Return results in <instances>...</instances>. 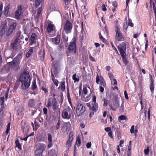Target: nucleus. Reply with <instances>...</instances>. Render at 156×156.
<instances>
[{"label": "nucleus", "mask_w": 156, "mask_h": 156, "mask_svg": "<svg viewBox=\"0 0 156 156\" xmlns=\"http://www.w3.org/2000/svg\"><path fill=\"white\" fill-rule=\"evenodd\" d=\"M31 78L27 70H24L21 75L19 80L22 83L21 87L23 90L28 88L30 85Z\"/></svg>", "instance_id": "1"}, {"label": "nucleus", "mask_w": 156, "mask_h": 156, "mask_svg": "<svg viewBox=\"0 0 156 156\" xmlns=\"http://www.w3.org/2000/svg\"><path fill=\"white\" fill-rule=\"evenodd\" d=\"M115 40L117 42H121L124 41L125 37L121 32L120 28L117 25L115 26Z\"/></svg>", "instance_id": "2"}, {"label": "nucleus", "mask_w": 156, "mask_h": 156, "mask_svg": "<svg viewBox=\"0 0 156 156\" xmlns=\"http://www.w3.org/2000/svg\"><path fill=\"white\" fill-rule=\"evenodd\" d=\"M73 110L69 106H67L62 112V118L69 119L70 118L71 115L73 113Z\"/></svg>", "instance_id": "3"}, {"label": "nucleus", "mask_w": 156, "mask_h": 156, "mask_svg": "<svg viewBox=\"0 0 156 156\" xmlns=\"http://www.w3.org/2000/svg\"><path fill=\"white\" fill-rule=\"evenodd\" d=\"M86 111L84 105L81 103H78L76 107V112L78 116L81 115Z\"/></svg>", "instance_id": "4"}, {"label": "nucleus", "mask_w": 156, "mask_h": 156, "mask_svg": "<svg viewBox=\"0 0 156 156\" xmlns=\"http://www.w3.org/2000/svg\"><path fill=\"white\" fill-rule=\"evenodd\" d=\"M73 28V25L72 23L68 20L66 21L63 30L66 34L70 33Z\"/></svg>", "instance_id": "5"}, {"label": "nucleus", "mask_w": 156, "mask_h": 156, "mask_svg": "<svg viewBox=\"0 0 156 156\" xmlns=\"http://www.w3.org/2000/svg\"><path fill=\"white\" fill-rule=\"evenodd\" d=\"M44 145L41 144L38 146L37 149L35 151V156H42V152L44 150Z\"/></svg>", "instance_id": "6"}, {"label": "nucleus", "mask_w": 156, "mask_h": 156, "mask_svg": "<svg viewBox=\"0 0 156 156\" xmlns=\"http://www.w3.org/2000/svg\"><path fill=\"white\" fill-rule=\"evenodd\" d=\"M68 50L69 53L72 54H74L76 53V41H74L71 42L68 47Z\"/></svg>", "instance_id": "7"}, {"label": "nucleus", "mask_w": 156, "mask_h": 156, "mask_svg": "<svg viewBox=\"0 0 156 156\" xmlns=\"http://www.w3.org/2000/svg\"><path fill=\"white\" fill-rule=\"evenodd\" d=\"M16 25V23L15 22H12L10 23L9 28L6 32V34L7 36L12 34L13 30L15 29Z\"/></svg>", "instance_id": "8"}, {"label": "nucleus", "mask_w": 156, "mask_h": 156, "mask_svg": "<svg viewBox=\"0 0 156 156\" xmlns=\"http://www.w3.org/2000/svg\"><path fill=\"white\" fill-rule=\"evenodd\" d=\"M118 49L120 52V55L126 54V45L124 42L121 43L118 46Z\"/></svg>", "instance_id": "9"}, {"label": "nucleus", "mask_w": 156, "mask_h": 156, "mask_svg": "<svg viewBox=\"0 0 156 156\" xmlns=\"http://www.w3.org/2000/svg\"><path fill=\"white\" fill-rule=\"evenodd\" d=\"M37 37L36 34L34 33L32 34L30 38V46H32L33 44H35L36 43V40Z\"/></svg>", "instance_id": "10"}, {"label": "nucleus", "mask_w": 156, "mask_h": 156, "mask_svg": "<svg viewBox=\"0 0 156 156\" xmlns=\"http://www.w3.org/2000/svg\"><path fill=\"white\" fill-rule=\"evenodd\" d=\"M22 7L21 5L18 6L15 12V17L17 20L20 19V16L22 15Z\"/></svg>", "instance_id": "11"}, {"label": "nucleus", "mask_w": 156, "mask_h": 156, "mask_svg": "<svg viewBox=\"0 0 156 156\" xmlns=\"http://www.w3.org/2000/svg\"><path fill=\"white\" fill-rule=\"evenodd\" d=\"M37 46H39V44L37 43V45H35L33 47H30L29 50L26 54V57L28 58L32 55L33 51L37 49Z\"/></svg>", "instance_id": "12"}, {"label": "nucleus", "mask_w": 156, "mask_h": 156, "mask_svg": "<svg viewBox=\"0 0 156 156\" xmlns=\"http://www.w3.org/2000/svg\"><path fill=\"white\" fill-rule=\"evenodd\" d=\"M57 101L56 99L55 98H49L48 100L47 107L49 108L51 105L57 103Z\"/></svg>", "instance_id": "13"}, {"label": "nucleus", "mask_w": 156, "mask_h": 156, "mask_svg": "<svg viewBox=\"0 0 156 156\" xmlns=\"http://www.w3.org/2000/svg\"><path fill=\"white\" fill-rule=\"evenodd\" d=\"M100 81V84L103 87H105L106 84L104 80V79L102 76H100L99 78L98 74H97L96 78V83L97 84L99 83V81Z\"/></svg>", "instance_id": "14"}, {"label": "nucleus", "mask_w": 156, "mask_h": 156, "mask_svg": "<svg viewBox=\"0 0 156 156\" xmlns=\"http://www.w3.org/2000/svg\"><path fill=\"white\" fill-rule=\"evenodd\" d=\"M150 4L151 7L152 4L153 9L154 12L155 21H156V0H150Z\"/></svg>", "instance_id": "15"}, {"label": "nucleus", "mask_w": 156, "mask_h": 156, "mask_svg": "<svg viewBox=\"0 0 156 156\" xmlns=\"http://www.w3.org/2000/svg\"><path fill=\"white\" fill-rule=\"evenodd\" d=\"M119 105V101H112V103L109 105V106L112 110L115 111Z\"/></svg>", "instance_id": "16"}, {"label": "nucleus", "mask_w": 156, "mask_h": 156, "mask_svg": "<svg viewBox=\"0 0 156 156\" xmlns=\"http://www.w3.org/2000/svg\"><path fill=\"white\" fill-rule=\"evenodd\" d=\"M73 135L72 132H70L69 134V137L66 144V145L68 146H70L71 143L73 139Z\"/></svg>", "instance_id": "17"}, {"label": "nucleus", "mask_w": 156, "mask_h": 156, "mask_svg": "<svg viewBox=\"0 0 156 156\" xmlns=\"http://www.w3.org/2000/svg\"><path fill=\"white\" fill-rule=\"evenodd\" d=\"M55 27L51 23H48L47 28V31L48 33H51L52 31H54Z\"/></svg>", "instance_id": "18"}, {"label": "nucleus", "mask_w": 156, "mask_h": 156, "mask_svg": "<svg viewBox=\"0 0 156 156\" xmlns=\"http://www.w3.org/2000/svg\"><path fill=\"white\" fill-rule=\"evenodd\" d=\"M36 104V100L34 99H31L28 101V106L29 108H33L34 107Z\"/></svg>", "instance_id": "19"}, {"label": "nucleus", "mask_w": 156, "mask_h": 156, "mask_svg": "<svg viewBox=\"0 0 156 156\" xmlns=\"http://www.w3.org/2000/svg\"><path fill=\"white\" fill-rule=\"evenodd\" d=\"M52 107L53 110L55 112H56L57 114H60V108H58V105L57 104V103L55 104L51 105Z\"/></svg>", "instance_id": "20"}, {"label": "nucleus", "mask_w": 156, "mask_h": 156, "mask_svg": "<svg viewBox=\"0 0 156 156\" xmlns=\"http://www.w3.org/2000/svg\"><path fill=\"white\" fill-rule=\"evenodd\" d=\"M60 41V36L59 35H58L57 37L55 38L52 39V42L55 44H58Z\"/></svg>", "instance_id": "21"}, {"label": "nucleus", "mask_w": 156, "mask_h": 156, "mask_svg": "<svg viewBox=\"0 0 156 156\" xmlns=\"http://www.w3.org/2000/svg\"><path fill=\"white\" fill-rule=\"evenodd\" d=\"M150 78L151 80V84L150 87V89L152 93H153L154 89V81L152 78L151 75L150 76Z\"/></svg>", "instance_id": "22"}, {"label": "nucleus", "mask_w": 156, "mask_h": 156, "mask_svg": "<svg viewBox=\"0 0 156 156\" xmlns=\"http://www.w3.org/2000/svg\"><path fill=\"white\" fill-rule=\"evenodd\" d=\"M4 100L5 98L4 97L0 98V112L2 111L4 108Z\"/></svg>", "instance_id": "23"}, {"label": "nucleus", "mask_w": 156, "mask_h": 156, "mask_svg": "<svg viewBox=\"0 0 156 156\" xmlns=\"http://www.w3.org/2000/svg\"><path fill=\"white\" fill-rule=\"evenodd\" d=\"M6 26L4 25L1 29L0 30V36L2 37L5 34L6 32Z\"/></svg>", "instance_id": "24"}, {"label": "nucleus", "mask_w": 156, "mask_h": 156, "mask_svg": "<svg viewBox=\"0 0 156 156\" xmlns=\"http://www.w3.org/2000/svg\"><path fill=\"white\" fill-rule=\"evenodd\" d=\"M22 53H20L14 58V61H16L18 64H19L20 62L22 57Z\"/></svg>", "instance_id": "25"}, {"label": "nucleus", "mask_w": 156, "mask_h": 156, "mask_svg": "<svg viewBox=\"0 0 156 156\" xmlns=\"http://www.w3.org/2000/svg\"><path fill=\"white\" fill-rule=\"evenodd\" d=\"M93 106L90 108L93 112H96L98 110V104L96 102L92 103Z\"/></svg>", "instance_id": "26"}, {"label": "nucleus", "mask_w": 156, "mask_h": 156, "mask_svg": "<svg viewBox=\"0 0 156 156\" xmlns=\"http://www.w3.org/2000/svg\"><path fill=\"white\" fill-rule=\"evenodd\" d=\"M18 64L16 62L14 61L13 59L12 61L7 62L5 66H8L9 67L10 66L13 67Z\"/></svg>", "instance_id": "27"}, {"label": "nucleus", "mask_w": 156, "mask_h": 156, "mask_svg": "<svg viewBox=\"0 0 156 156\" xmlns=\"http://www.w3.org/2000/svg\"><path fill=\"white\" fill-rule=\"evenodd\" d=\"M67 98L68 99V101L71 107L73 108V105L71 101V99L70 97V94H69V89L68 87L67 88Z\"/></svg>", "instance_id": "28"}, {"label": "nucleus", "mask_w": 156, "mask_h": 156, "mask_svg": "<svg viewBox=\"0 0 156 156\" xmlns=\"http://www.w3.org/2000/svg\"><path fill=\"white\" fill-rule=\"evenodd\" d=\"M11 7V5L9 4L5 7L4 10V14L5 16L7 15L9 12V9Z\"/></svg>", "instance_id": "29"}, {"label": "nucleus", "mask_w": 156, "mask_h": 156, "mask_svg": "<svg viewBox=\"0 0 156 156\" xmlns=\"http://www.w3.org/2000/svg\"><path fill=\"white\" fill-rule=\"evenodd\" d=\"M124 63L125 65H126L128 63V61L126 57V54L123 55H121Z\"/></svg>", "instance_id": "30"}, {"label": "nucleus", "mask_w": 156, "mask_h": 156, "mask_svg": "<svg viewBox=\"0 0 156 156\" xmlns=\"http://www.w3.org/2000/svg\"><path fill=\"white\" fill-rule=\"evenodd\" d=\"M31 89L33 90H34L36 89H37L35 79L32 82V84L31 86Z\"/></svg>", "instance_id": "31"}, {"label": "nucleus", "mask_w": 156, "mask_h": 156, "mask_svg": "<svg viewBox=\"0 0 156 156\" xmlns=\"http://www.w3.org/2000/svg\"><path fill=\"white\" fill-rule=\"evenodd\" d=\"M65 81H61L60 86L58 87V88L61 87V90L62 92L64 91L65 90Z\"/></svg>", "instance_id": "32"}, {"label": "nucleus", "mask_w": 156, "mask_h": 156, "mask_svg": "<svg viewBox=\"0 0 156 156\" xmlns=\"http://www.w3.org/2000/svg\"><path fill=\"white\" fill-rule=\"evenodd\" d=\"M22 126H21V129L22 131L23 132H24L25 129L27 128L28 127V125L27 124L26 122H24L23 123H22Z\"/></svg>", "instance_id": "33"}, {"label": "nucleus", "mask_w": 156, "mask_h": 156, "mask_svg": "<svg viewBox=\"0 0 156 156\" xmlns=\"http://www.w3.org/2000/svg\"><path fill=\"white\" fill-rule=\"evenodd\" d=\"M43 0H35L34 6L36 7H37L39 6L40 4L42 2Z\"/></svg>", "instance_id": "34"}, {"label": "nucleus", "mask_w": 156, "mask_h": 156, "mask_svg": "<svg viewBox=\"0 0 156 156\" xmlns=\"http://www.w3.org/2000/svg\"><path fill=\"white\" fill-rule=\"evenodd\" d=\"M11 47L12 49L14 50L15 51H16L17 50V44L15 42L11 43Z\"/></svg>", "instance_id": "35"}, {"label": "nucleus", "mask_w": 156, "mask_h": 156, "mask_svg": "<svg viewBox=\"0 0 156 156\" xmlns=\"http://www.w3.org/2000/svg\"><path fill=\"white\" fill-rule=\"evenodd\" d=\"M131 141H130L129 142V144L128 146V148L127 151V154H131V148H132V146H131Z\"/></svg>", "instance_id": "36"}, {"label": "nucleus", "mask_w": 156, "mask_h": 156, "mask_svg": "<svg viewBox=\"0 0 156 156\" xmlns=\"http://www.w3.org/2000/svg\"><path fill=\"white\" fill-rule=\"evenodd\" d=\"M41 11H42V7H39L37 10V15H36V17H38L40 16L41 14Z\"/></svg>", "instance_id": "37"}, {"label": "nucleus", "mask_w": 156, "mask_h": 156, "mask_svg": "<svg viewBox=\"0 0 156 156\" xmlns=\"http://www.w3.org/2000/svg\"><path fill=\"white\" fill-rule=\"evenodd\" d=\"M61 121L59 119L56 125L54 126L55 130H57L59 129L61 123Z\"/></svg>", "instance_id": "38"}, {"label": "nucleus", "mask_w": 156, "mask_h": 156, "mask_svg": "<svg viewBox=\"0 0 156 156\" xmlns=\"http://www.w3.org/2000/svg\"><path fill=\"white\" fill-rule=\"evenodd\" d=\"M128 27V25L126 23H123V31L125 33H126V31Z\"/></svg>", "instance_id": "39"}, {"label": "nucleus", "mask_w": 156, "mask_h": 156, "mask_svg": "<svg viewBox=\"0 0 156 156\" xmlns=\"http://www.w3.org/2000/svg\"><path fill=\"white\" fill-rule=\"evenodd\" d=\"M62 38L64 42H67L68 40V37L66 36L64 33L62 34Z\"/></svg>", "instance_id": "40"}, {"label": "nucleus", "mask_w": 156, "mask_h": 156, "mask_svg": "<svg viewBox=\"0 0 156 156\" xmlns=\"http://www.w3.org/2000/svg\"><path fill=\"white\" fill-rule=\"evenodd\" d=\"M15 144L16 147H17L19 149H21V145L19 143V141L17 139L15 141Z\"/></svg>", "instance_id": "41"}, {"label": "nucleus", "mask_w": 156, "mask_h": 156, "mask_svg": "<svg viewBox=\"0 0 156 156\" xmlns=\"http://www.w3.org/2000/svg\"><path fill=\"white\" fill-rule=\"evenodd\" d=\"M68 127L66 125H63L62 126L61 130L64 133L67 132Z\"/></svg>", "instance_id": "42"}, {"label": "nucleus", "mask_w": 156, "mask_h": 156, "mask_svg": "<svg viewBox=\"0 0 156 156\" xmlns=\"http://www.w3.org/2000/svg\"><path fill=\"white\" fill-rule=\"evenodd\" d=\"M116 132L117 136L119 139H120L121 137V133L120 130L118 128H117L116 129Z\"/></svg>", "instance_id": "43"}, {"label": "nucleus", "mask_w": 156, "mask_h": 156, "mask_svg": "<svg viewBox=\"0 0 156 156\" xmlns=\"http://www.w3.org/2000/svg\"><path fill=\"white\" fill-rule=\"evenodd\" d=\"M51 70L52 71L54 75L55 76L57 75L58 73V68H51Z\"/></svg>", "instance_id": "44"}, {"label": "nucleus", "mask_w": 156, "mask_h": 156, "mask_svg": "<svg viewBox=\"0 0 156 156\" xmlns=\"http://www.w3.org/2000/svg\"><path fill=\"white\" fill-rule=\"evenodd\" d=\"M76 74L75 73L74 75H73L72 76V78L73 80H74V82L75 83L76 82H78L79 81V78H76Z\"/></svg>", "instance_id": "45"}, {"label": "nucleus", "mask_w": 156, "mask_h": 156, "mask_svg": "<svg viewBox=\"0 0 156 156\" xmlns=\"http://www.w3.org/2000/svg\"><path fill=\"white\" fill-rule=\"evenodd\" d=\"M99 37L100 39L104 43H105L106 41V39L104 38L101 34V32L99 33Z\"/></svg>", "instance_id": "46"}, {"label": "nucleus", "mask_w": 156, "mask_h": 156, "mask_svg": "<svg viewBox=\"0 0 156 156\" xmlns=\"http://www.w3.org/2000/svg\"><path fill=\"white\" fill-rule=\"evenodd\" d=\"M16 53L15 51H13L12 52L11 54L10 55V56L8 57H7L6 59V61H7V60L9 58H12L13 57L16 55Z\"/></svg>", "instance_id": "47"}, {"label": "nucleus", "mask_w": 156, "mask_h": 156, "mask_svg": "<svg viewBox=\"0 0 156 156\" xmlns=\"http://www.w3.org/2000/svg\"><path fill=\"white\" fill-rule=\"evenodd\" d=\"M126 119L127 117L126 116L122 115L119 116L118 118L119 120H126Z\"/></svg>", "instance_id": "48"}, {"label": "nucleus", "mask_w": 156, "mask_h": 156, "mask_svg": "<svg viewBox=\"0 0 156 156\" xmlns=\"http://www.w3.org/2000/svg\"><path fill=\"white\" fill-rule=\"evenodd\" d=\"M34 124L35 127V130H36L37 129L40 127V125L38 124V122L36 120H35L34 121Z\"/></svg>", "instance_id": "49"}, {"label": "nucleus", "mask_w": 156, "mask_h": 156, "mask_svg": "<svg viewBox=\"0 0 156 156\" xmlns=\"http://www.w3.org/2000/svg\"><path fill=\"white\" fill-rule=\"evenodd\" d=\"M119 109L120 112H123L124 110V104L123 102L122 103L121 106L120 107Z\"/></svg>", "instance_id": "50"}, {"label": "nucleus", "mask_w": 156, "mask_h": 156, "mask_svg": "<svg viewBox=\"0 0 156 156\" xmlns=\"http://www.w3.org/2000/svg\"><path fill=\"white\" fill-rule=\"evenodd\" d=\"M48 142H52V136L51 134L48 133Z\"/></svg>", "instance_id": "51"}, {"label": "nucleus", "mask_w": 156, "mask_h": 156, "mask_svg": "<svg viewBox=\"0 0 156 156\" xmlns=\"http://www.w3.org/2000/svg\"><path fill=\"white\" fill-rule=\"evenodd\" d=\"M112 101H118V97L117 95H113V98L112 99Z\"/></svg>", "instance_id": "52"}, {"label": "nucleus", "mask_w": 156, "mask_h": 156, "mask_svg": "<svg viewBox=\"0 0 156 156\" xmlns=\"http://www.w3.org/2000/svg\"><path fill=\"white\" fill-rule=\"evenodd\" d=\"M76 143L78 146H80L81 144V140L80 138H78L76 140Z\"/></svg>", "instance_id": "53"}, {"label": "nucleus", "mask_w": 156, "mask_h": 156, "mask_svg": "<svg viewBox=\"0 0 156 156\" xmlns=\"http://www.w3.org/2000/svg\"><path fill=\"white\" fill-rule=\"evenodd\" d=\"M2 7H3L2 3L1 2H0V17L1 16L2 13Z\"/></svg>", "instance_id": "54"}, {"label": "nucleus", "mask_w": 156, "mask_h": 156, "mask_svg": "<svg viewBox=\"0 0 156 156\" xmlns=\"http://www.w3.org/2000/svg\"><path fill=\"white\" fill-rule=\"evenodd\" d=\"M111 45L112 46V48H113V49L115 51V52H116V54H119V53H118V51L116 49V47L113 45V44L112 43H111Z\"/></svg>", "instance_id": "55"}, {"label": "nucleus", "mask_w": 156, "mask_h": 156, "mask_svg": "<svg viewBox=\"0 0 156 156\" xmlns=\"http://www.w3.org/2000/svg\"><path fill=\"white\" fill-rule=\"evenodd\" d=\"M149 152V147H147V148L145 149L144 150V152L146 155L148 154Z\"/></svg>", "instance_id": "56"}, {"label": "nucleus", "mask_w": 156, "mask_h": 156, "mask_svg": "<svg viewBox=\"0 0 156 156\" xmlns=\"http://www.w3.org/2000/svg\"><path fill=\"white\" fill-rule=\"evenodd\" d=\"M134 125H133L131 127V128L130 130V132L132 134L134 133Z\"/></svg>", "instance_id": "57"}, {"label": "nucleus", "mask_w": 156, "mask_h": 156, "mask_svg": "<svg viewBox=\"0 0 156 156\" xmlns=\"http://www.w3.org/2000/svg\"><path fill=\"white\" fill-rule=\"evenodd\" d=\"M103 152L104 156H108L107 152L104 149H103Z\"/></svg>", "instance_id": "58"}, {"label": "nucleus", "mask_w": 156, "mask_h": 156, "mask_svg": "<svg viewBox=\"0 0 156 156\" xmlns=\"http://www.w3.org/2000/svg\"><path fill=\"white\" fill-rule=\"evenodd\" d=\"M51 76L52 80V81L53 82H54V81L55 80V77H54V74H53V72H52V70L51 71Z\"/></svg>", "instance_id": "59"}, {"label": "nucleus", "mask_w": 156, "mask_h": 156, "mask_svg": "<svg viewBox=\"0 0 156 156\" xmlns=\"http://www.w3.org/2000/svg\"><path fill=\"white\" fill-rule=\"evenodd\" d=\"M83 93L85 94L86 95L87 93V88L85 87H83Z\"/></svg>", "instance_id": "60"}, {"label": "nucleus", "mask_w": 156, "mask_h": 156, "mask_svg": "<svg viewBox=\"0 0 156 156\" xmlns=\"http://www.w3.org/2000/svg\"><path fill=\"white\" fill-rule=\"evenodd\" d=\"M96 98L95 95L93 96L92 101V103H94L96 102Z\"/></svg>", "instance_id": "61"}, {"label": "nucleus", "mask_w": 156, "mask_h": 156, "mask_svg": "<svg viewBox=\"0 0 156 156\" xmlns=\"http://www.w3.org/2000/svg\"><path fill=\"white\" fill-rule=\"evenodd\" d=\"M41 90H43V91H44V92L45 93H48V89H47L46 88L43 87L42 86L41 87Z\"/></svg>", "instance_id": "62"}, {"label": "nucleus", "mask_w": 156, "mask_h": 156, "mask_svg": "<svg viewBox=\"0 0 156 156\" xmlns=\"http://www.w3.org/2000/svg\"><path fill=\"white\" fill-rule=\"evenodd\" d=\"M108 135L111 138V139H113V137L112 136V131H110L108 133Z\"/></svg>", "instance_id": "63"}, {"label": "nucleus", "mask_w": 156, "mask_h": 156, "mask_svg": "<svg viewBox=\"0 0 156 156\" xmlns=\"http://www.w3.org/2000/svg\"><path fill=\"white\" fill-rule=\"evenodd\" d=\"M101 9H102V10L104 11H106L107 10V9L106 8L105 5V4H103L102 5Z\"/></svg>", "instance_id": "64"}]
</instances>
